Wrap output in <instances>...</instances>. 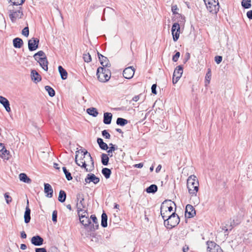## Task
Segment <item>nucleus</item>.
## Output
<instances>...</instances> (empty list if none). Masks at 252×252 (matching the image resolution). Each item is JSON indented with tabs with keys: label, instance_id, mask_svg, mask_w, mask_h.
I'll use <instances>...</instances> for the list:
<instances>
[{
	"label": "nucleus",
	"instance_id": "f257e3e1",
	"mask_svg": "<svg viewBox=\"0 0 252 252\" xmlns=\"http://www.w3.org/2000/svg\"><path fill=\"white\" fill-rule=\"evenodd\" d=\"M79 216L80 222L86 227L87 237L91 239L93 241L92 238L94 237V215H92L90 218L86 216V215L81 214Z\"/></svg>",
	"mask_w": 252,
	"mask_h": 252
},
{
	"label": "nucleus",
	"instance_id": "f03ea898",
	"mask_svg": "<svg viewBox=\"0 0 252 252\" xmlns=\"http://www.w3.org/2000/svg\"><path fill=\"white\" fill-rule=\"evenodd\" d=\"M199 186V181L195 175H191L188 177L187 186L189 193L191 196H197Z\"/></svg>",
	"mask_w": 252,
	"mask_h": 252
},
{
	"label": "nucleus",
	"instance_id": "7ed1b4c3",
	"mask_svg": "<svg viewBox=\"0 0 252 252\" xmlns=\"http://www.w3.org/2000/svg\"><path fill=\"white\" fill-rule=\"evenodd\" d=\"M163 220L165 226L169 229L177 226L180 222V218L175 212L172 213L170 216H168L166 218Z\"/></svg>",
	"mask_w": 252,
	"mask_h": 252
},
{
	"label": "nucleus",
	"instance_id": "20e7f679",
	"mask_svg": "<svg viewBox=\"0 0 252 252\" xmlns=\"http://www.w3.org/2000/svg\"><path fill=\"white\" fill-rule=\"evenodd\" d=\"M96 75L100 82H106L110 79L111 72L108 68L99 67L97 69Z\"/></svg>",
	"mask_w": 252,
	"mask_h": 252
},
{
	"label": "nucleus",
	"instance_id": "39448f33",
	"mask_svg": "<svg viewBox=\"0 0 252 252\" xmlns=\"http://www.w3.org/2000/svg\"><path fill=\"white\" fill-rule=\"evenodd\" d=\"M173 205H175V204L170 200L162 202L160 206V214L163 219L168 217L165 213H171L173 211Z\"/></svg>",
	"mask_w": 252,
	"mask_h": 252
},
{
	"label": "nucleus",
	"instance_id": "423d86ee",
	"mask_svg": "<svg viewBox=\"0 0 252 252\" xmlns=\"http://www.w3.org/2000/svg\"><path fill=\"white\" fill-rule=\"evenodd\" d=\"M77 199L76 206L77 208L78 215L80 216L81 212L85 211L86 204L85 202L82 194H78L77 195Z\"/></svg>",
	"mask_w": 252,
	"mask_h": 252
},
{
	"label": "nucleus",
	"instance_id": "0eeeda50",
	"mask_svg": "<svg viewBox=\"0 0 252 252\" xmlns=\"http://www.w3.org/2000/svg\"><path fill=\"white\" fill-rule=\"evenodd\" d=\"M207 245L208 252H223L220 246L213 241H208Z\"/></svg>",
	"mask_w": 252,
	"mask_h": 252
},
{
	"label": "nucleus",
	"instance_id": "6e6552de",
	"mask_svg": "<svg viewBox=\"0 0 252 252\" xmlns=\"http://www.w3.org/2000/svg\"><path fill=\"white\" fill-rule=\"evenodd\" d=\"M183 72V67L179 65L175 69L172 78V82L173 84H175L179 81Z\"/></svg>",
	"mask_w": 252,
	"mask_h": 252
},
{
	"label": "nucleus",
	"instance_id": "1a4fd4ad",
	"mask_svg": "<svg viewBox=\"0 0 252 252\" xmlns=\"http://www.w3.org/2000/svg\"><path fill=\"white\" fill-rule=\"evenodd\" d=\"M180 27L178 23H174L172 27L171 32L174 41H177L180 35Z\"/></svg>",
	"mask_w": 252,
	"mask_h": 252
},
{
	"label": "nucleus",
	"instance_id": "9d476101",
	"mask_svg": "<svg viewBox=\"0 0 252 252\" xmlns=\"http://www.w3.org/2000/svg\"><path fill=\"white\" fill-rule=\"evenodd\" d=\"M207 9L209 12L212 14H216L219 10L220 5L219 2L211 3L208 2V4H206Z\"/></svg>",
	"mask_w": 252,
	"mask_h": 252
},
{
	"label": "nucleus",
	"instance_id": "9b49d317",
	"mask_svg": "<svg viewBox=\"0 0 252 252\" xmlns=\"http://www.w3.org/2000/svg\"><path fill=\"white\" fill-rule=\"evenodd\" d=\"M134 72V68L133 66H129L124 70L123 74L125 78L130 79L133 77Z\"/></svg>",
	"mask_w": 252,
	"mask_h": 252
},
{
	"label": "nucleus",
	"instance_id": "f8f14e48",
	"mask_svg": "<svg viewBox=\"0 0 252 252\" xmlns=\"http://www.w3.org/2000/svg\"><path fill=\"white\" fill-rule=\"evenodd\" d=\"M39 40L36 38H32L28 41L29 49L31 51L35 50L38 47Z\"/></svg>",
	"mask_w": 252,
	"mask_h": 252
},
{
	"label": "nucleus",
	"instance_id": "ddd939ff",
	"mask_svg": "<svg viewBox=\"0 0 252 252\" xmlns=\"http://www.w3.org/2000/svg\"><path fill=\"white\" fill-rule=\"evenodd\" d=\"M19 8L20 9L16 11L10 10V11L9 17L13 22H15L17 18H21L23 15V12L21 10V7Z\"/></svg>",
	"mask_w": 252,
	"mask_h": 252
},
{
	"label": "nucleus",
	"instance_id": "4468645a",
	"mask_svg": "<svg viewBox=\"0 0 252 252\" xmlns=\"http://www.w3.org/2000/svg\"><path fill=\"white\" fill-rule=\"evenodd\" d=\"M196 214V212L193 207L190 204H188L186 207L185 217L188 218L193 217Z\"/></svg>",
	"mask_w": 252,
	"mask_h": 252
},
{
	"label": "nucleus",
	"instance_id": "2eb2a0df",
	"mask_svg": "<svg viewBox=\"0 0 252 252\" xmlns=\"http://www.w3.org/2000/svg\"><path fill=\"white\" fill-rule=\"evenodd\" d=\"M80 154H81V152H80L79 151H77L76 152L75 162L77 165L86 168V170H88V168H86V163L85 162V159H84V157L82 158V156H81L80 159L78 158Z\"/></svg>",
	"mask_w": 252,
	"mask_h": 252
},
{
	"label": "nucleus",
	"instance_id": "dca6fc26",
	"mask_svg": "<svg viewBox=\"0 0 252 252\" xmlns=\"http://www.w3.org/2000/svg\"><path fill=\"white\" fill-rule=\"evenodd\" d=\"M81 156H83L84 159H85V162L86 163V167L89 166L90 164L93 165L94 162L92 159L90 154L87 151L84 152L81 151Z\"/></svg>",
	"mask_w": 252,
	"mask_h": 252
},
{
	"label": "nucleus",
	"instance_id": "f3484780",
	"mask_svg": "<svg viewBox=\"0 0 252 252\" xmlns=\"http://www.w3.org/2000/svg\"><path fill=\"white\" fill-rule=\"evenodd\" d=\"M43 241V239L38 235L33 236L31 239L32 244L36 246L42 245Z\"/></svg>",
	"mask_w": 252,
	"mask_h": 252
},
{
	"label": "nucleus",
	"instance_id": "a211bd4d",
	"mask_svg": "<svg viewBox=\"0 0 252 252\" xmlns=\"http://www.w3.org/2000/svg\"><path fill=\"white\" fill-rule=\"evenodd\" d=\"M0 103L3 106L7 112H10L11 108L10 107L9 102L7 98L0 95Z\"/></svg>",
	"mask_w": 252,
	"mask_h": 252
},
{
	"label": "nucleus",
	"instance_id": "6ab92c4d",
	"mask_svg": "<svg viewBox=\"0 0 252 252\" xmlns=\"http://www.w3.org/2000/svg\"><path fill=\"white\" fill-rule=\"evenodd\" d=\"M98 57L100 62V64L103 66L102 67H106L108 66L109 61L108 59L102 55H101L98 52H97Z\"/></svg>",
	"mask_w": 252,
	"mask_h": 252
},
{
	"label": "nucleus",
	"instance_id": "aec40b11",
	"mask_svg": "<svg viewBox=\"0 0 252 252\" xmlns=\"http://www.w3.org/2000/svg\"><path fill=\"white\" fill-rule=\"evenodd\" d=\"M44 186V192L46 194V196L51 198L53 196V190L51 186L48 183H45Z\"/></svg>",
	"mask_w": 252,
	"mask_h": 252
},
{
	"label": "nucleus",
	"instance_id": "412c9836",
	"mask_svg": "<svg viewBox=\"0 0 252 252\" xmlns=\"http://www.w3.org/2000/svg\"><path fill=\"white\" fill-rule=\"evenodd\" d=\"M36 61L39 63L40 66L44 70L46 71L48 70V61L46 57L37 59Z\"/></svg>",
	"mask_w": 252,
	"mask_h": 252
},
{
	"label": "nucleus",
	"instance_id": "4be33fe9",
	"mask_svg": "<svg viewBox=\"0 0 252 252\" xmlns=\"http://www.w3.org/2000/svg\"><path fill=\"white\" fill-rule=\"evenodd\" d=\"M31 78L32 81L37 83L41 81V77L38 72L35 70H32L31 71Z\"/></svg>",
	"mask_w": 252,
	"mask_h": 252
},
{
	"label": "nucleus",
	"instance_id": "5701e85b",
	"mask_svg": "<svg viewBox=\"0 0 252 252\" xmlns=\"http://www.w3.org/2000/svg\"><path fill=\"white\" fill-rule=\"evenodd\" d=\"M31 220V209L29 206H26L24 214V221L26 223H29Z\"/></svg>",
	"mask_w": 252,
	"mask_h": 252
},
{
	"label": "nucleus",
	"instance_id": "b1692460",
	"mask_svg": "<svg viewBox=\"0 0 252 252\" xmlns=\"http://www.w3.org/2000/svg\"><path fill=\"white\" fill-rule=\"evenodd\" d=\"M112 118V115L110 113H104L103 117V123L105 124L109 125L111 123Z\"/></svg>",
	"mask_w": 252,
	"mask_h": 252
},
{
	"label": "nucleus",
	"instance_id": "393cba45",
	"mask_svg": "<svg viewBox=\"0 0 252 252\" xmlns=\"http://www.w3.org/2000/svg\"><path fill=\"white\" fill-rule=\"evenodd\" d=\"M97 142L100 147V148L103 150H107L108 149V145L105 143L103 139L100 138L97 139Z\"/></svg>",
	"mask_w": 252,
	"mask_h": 252
},
{
	"label": "nucleus",
	"instance_id": "a878e982",
	"mask_svg": "<svg viewBox=\"0 0 252 252\" xmlns=\"http://www.w3.org/2000/svg\"><path fill=\"white\" fill-rule=\"evenodd\" d=\"M13 46L17 48H20L23 44V41L22 39L16 37L13 40Z\"/></svg>",
	"mask_w": 252,
	"mask_h": 252
},
{
	"label": "nucleus",
	"instance_id": "bb28decb",
	"mask_svg": "<svg viewBox=\"0 0 252 252\" xmlns=\"http://www.w3.org/2000/svg\"><path fill=\"white\" fill-rule=\"evenodd\" d=\"M91 182L94 184V175L88 174L85 179V185H89Z\"/></svg>",
	"mask_w": 252,
	"mask_h": 252
},
{
	"label": "nucleus",
	"instance_id": "cd10ccee",
	"mask_svg": "<svg viewBox=\"0 0 252 252\" xmlns=\"http://www.w3.org/2000/svg\"><path fill=\"white\" fill-rule=\"evenodd\" d=\"M0 157L4 159L8 160L10 157L9 151L5 148L2 151H0Z\"/></svg>",
	"mask_w": 252,
	"mask_h": 252
},
{
	"label": "nucleus",
	"instance_id": "c85d7f7f",
	"mask_svg": "<svg viewBox=\"0 0 252 252\" xmlns=\"http://www.w3.org/2000/svg\"><path fill=\"white\" fill-rule=\"evenodd\" d=\"M58 70L63 80H65L67 77V71L61 65L59 66Z\"/></svg>",
	"mask_w": 252,
	"mask_h": 252
},
{
	"label": "nucleus",
	"instance_id": "c756f323",
	"mask_svg": "<svg viewBox=\"0 0 252 252\" xmlns=\"http://www.w3.org/2000/svg\"><path fill=\"white\" fill-rule=\"evenodd\" d=\"M19 179L20 181L28 184L32 182V180L29 178L25 173H21L19 174Z\"/></svg>",
	"mask_w": 252,
	"mask_h": 252
},
{
	"label": "nucleus",
	"instance_id": "7c9ffc66",
	"mask_svg": "<svg viewBox=\"0 0 252 252\" xmlns=\"http://www.w3.org/2000/svg\"><path fill=\"white\" fill-rule=\"evenodd\" d=\"M211 70L210 68H208L207 72L206 73L205 79V85L207 86L210 82V80L211 79Z\"/></svg>",
	"mask_w": 252,
	"mask_h": 252
},
{
	"label": "nucleus",
	"instance_id": "2f4dec72",
	"mask_svg": "<svg viewBox=\"0 0 252 252\" xmlns=\"http://www.w3.org/2000/svg\"><path fill=\"white\" fill-rule=\"evenodd\" d=\"M109 160V158L108 157V155H106V154L102 153L101 155V161L103 165H107L108 164Z\"/></svg>",
	"mask_w": 252,
	"mask_h": 252
},
{
	"label": "nucleus",
	"instance_id": "473e14b6",
	"mask_svg": "<svg viewBox=\"0 0 252 252\" xmlns=\"http://www.w3.org/2000/svg\"><path fill=\"white\" fill-rule=\"evenodd\" d=\"M101 225L103 227H106L107 226V216L105 213H103L101 215Z\"/></svg>",
	"mask_w": 252,
	"mask_h": 252
},
{
	"label": "nucleus",
	"instance_id": "72a5a7b5",
	"mask_svg": "<svg viewBox=\"0 0 252 252\" xmlns=\"http://www.w3.org/2000/svg\"><path fill=\"white\" fill-rule=\"evenodd\" d=\"M66 193L64 191L61 190L59 192L58 200L61 202H64L66 199Z\"/></svg>",
	"mask_w": 252,
	"mask_h": 252
},
{
	"label": "nucleus",
	"instance_id": "f704fd0d",
	"mask_svg": "<svg viewBox=\"0 0 252 252\" xmlns=\"http://www.w3.org/2000/svg\"><path fill=\"white\" fill-rule=\"evenodd\" d=\"M158 190V187L156 185H151L146 189L148 193H155Z\"/></svg>",
	"mask_w": 252,
	"mask_h": 252
},
{
	"label": "nucleus",
	"instance_id": "c9c22d12",
	"mask_svg": "<svg viewBox=\"0 0 252 252\" xmlns=\"http://www.w3.org/2000/svg\"><path fill=\"white\" fill-rule=\"evenodd\" d=\"M101 172L103 176L106 178V179H108L110 178V175L111 174V171L110 169L107 168H103L102 169Z\"/></svg>",
	"mask_w": 252,
	"mask_h": 252
},
{
	"label": "nucleus",
	"instance_id": "e433bc0d",
	"mask_svg": "<svg viewBox=\"0 0 252 252\" xmlns=\"http://www.w3.org/2000/svg\"><path fill=\"white\" fill-rule=\"evenodd\" d=\"M128 123V121L125 119L118 118L116 121V124L121 126H124Z\"/></svg>",
	"mask_w": 252,
	"mask_h": 252
},
{
	"label": "nucleus",
	"instance_id": "4c0bfd02",
	"mask_svg": "<svg viewBox=\"0 0 252 252\" xmlns=\"http://www.w3.org/2000/svg\"><path fill=\"white\" fill-rule=\"evenodd\" d=\"M241 4L244 8H250L252 6L251 0H242Z\"/></svg>",
	"mask_w": 252,
	"mask_h": 252
},
{
	"label": "nucleus",
	"instance_id": "58836bf2",
	"mask_svg": "<svg viewBox=\"0 0 252 252\" xmlns=\"http://www.w3.org/2000/svg\"><path fill=\"white\" fill-rule=\"evenodd\" d=\"M33 57L35 60H37V59L43 58V57H46L45 54L44 52L42 51H39L37 53H35Z\"/></svg>",
	"mask_w": 252,
	"mask_h": 252
},
{
	"label": "nucleus",
	"instance_id": "ea45409f",
	"mask_svg": "<svg viewBox=\"0 0 252 252\" xmlns=\"http://www.w3.org/2000/svg\"><path fill=\"white\" fill-rule=\"evenodd\" d=\"M45 89L50 96L53 97L55 95V92L54 90L52 88L49 86H45Z\"/></svg>",
	"mask_w": 252,
	"mask_h": 252
},
{
	"label": "nucleus",
	"instance_id": "a19ab883",
	"mask_svg": "<svg viewBox=\"0 0 252 252\" xmlns=\"http://www.w3.org/2000/svg\"><path fill=\"white\" fill-rule=\"evenodd\" d=\"M63 170L64 174L65 175V177L66 179L68 181L71 180L72 179V177L71 176V175L70 172H69L66 169V167H63Z\"/></svg>",
	"mask_w": 252,
	"mask_h": 252
},
{
	"label": "nucleus",
	"instance_id": "79ce46f5",
	"mask_svg": "<svg viewBox=\"0 0 252 252\" xmlns=\"http://www.w3.org/2000/svg\"><path fill=\"white\" fill-rule=\"evenodd\" d=\"M25 0H9V1L12 2L13 5H22Z\"/></svg>",
	"mask_w": 252,
	"mask_h": 252
},
{
	"label": "nucleus",
	"instance_id": "37998d69",
	"mask_svg": "<svg viewBox=\"0 0 252 252\" xmlns=\"http://www.w3.org/2000/svg\"><path fill=\"white\" fill-rule=\"evenodd\" d=\"M83 58L84 61L87 63H89L92 61V58L89 53L84 54L83 55Z\"/></svg>",
	"mask_w": 252,
	"mask_h": 252
},
{
	"label": "nucleus",
	"instance_id": "c03bdc74",
	"mask_svg": "<svg viewBox=\"0 0 252 252\" xmlns=\"http://www.w3.org/2000/svg\"><path fill=\"white\" fill-rule=\"evenodd\" d=\"M4 198L5 199V201L7 204H9L11 202L12 199V197L9 195V193L8 192H6L4 194Z\"/></svg>",
	"mask_w": 252,
	"mask_h": 252
},
{
	"label": "nucleus",
	"instance_id": "a18cd8bd",
	"mask_svg": "<svg viewBox=\"0 0 252 252\" xmlns=\"http://www.w3.org/2000/svg\"><path fill=\"white\" fill-rule=\"evenodd\" d=\"M102 135L106 139H110L111 137L110 134L106 130H104L102 131Z\"/></svg>",
	"mask_w": 252,
	"mask_h": 252
},
{
	"label": "nucleus",
	"instance_id": "49530a36",
	"mask_svg": "<svg viewBox=\"0 0 252 252\" xmlns=\"http://www.w3.org/2000/svg\"><path fill=\"white\" fill-rule=\"evenodd\" d=\"M22 33L26 37H28L29 34V28L28 27L24 28L22 31Z\"/></svg>",
	"mask_w": 252,
	"mask_h": 252
},
{
	"label": "nucleus",
	"instance_id": "de8ad7c7",
	"mask_svg": "<svg viewBox=\"0 0 252 252\" xmlns=\"http://www.w3.org/2000/svg\"><path fill=\"white\" fill-rule=\"evenodd\" d=\"M109 146L108 147L109 148V150H110V152H114L115 151H116L117 148H118V147L117 146L115 145H114L112 143H110L109 144Z\"/></svg>",
	"mask_w": 252,
	"mask_h": 252
},
{
	"label": "nucleus",
	"instance_id": "09e8293b",
	"mask_svg": "<svg viewBox=\"0 0 252 252\" xmlns=\"http://www.w3.org/2000/svg\"><path fill=\"white\" fill-rule=\"evenodd\" d=\"M87 112L90 115L94 116V108L92 107L87 110Z\"/></svg>",
	"mask_w": 252,
	"mask_h": 252
},
{
	"label": "nucleus",
	"instance_id": "8fccbe9b",
	"mask_svg": "<svg viewBox=\"0 0 252 252\" xmlns=\"http://www.w3.org/2000/svg\"><path fill=\"white\" fill-rule=\"evenodd\" d=\"M52 220L54 222L57 221V211H54L52 214Z\"/></svg>",
	"mask_w": 252,
	"mask_h": 252
},
{
	"label": "nucleus",
	"instance_id": "3c124183",
	"mask_svg": "<svg viewBox=\"0 0 252 252\" xmlns=\"http://www.w3.org/2000/svg\"><path fill=\"white\" fill-rule=\"evenodd\" d=\"M180 55V53L179 52L176 53V54L173 56L172 60L173 62H176L178 61Z\"/></svg>",
	"mask_w": 252,
	"mask_h": 252
},
{
	"label": "nucleus",
	"instance_id": "603ef678",
	"mask_svg": "<svg viewBox=\"0 0 252 252\" xmlns=\"http://www.w3.org/2000/svg\"><path fill=\"white\" fill-rule=\"evenodd\" d=\"M222 60V58L220 56H217L215 57V61L217 64L220 63Z\"/></svg>",
	"mask_w": 252,
	"mask_h": 252
},
{
	"label": "nucleus",
	"instance_id": "864d4df0",
	"mask_svg": "<svg viewBox=\"0 0 252 252\" xmlns=\"http://www.w3.org/2000/svg\"><path fill=\"white\" fill-rule=\"evenodd\" d=\"M178 10L177 5H173L172 6L171 10L174 14H178L177 10Z\"/></svg>",
	"mask_w": 252,
	"mask_h": 252
},
{
	"label": "nucleus",
	"instance_id": "5fc2aeb1",
	"mask_svg": "<svg viewBox=\"0 0 252 252\" xmlns=\"http://www.w3.org/2000/svg\"><path fill=\"white\" fill-rule=\"evenodd\" d=\"M35 252H47V251L45 248H36Z\"/></svg>",
	"mask_w": 252,
	"mask_h": 252
},
{
	"label": "nucleus",
	"instance_id": "6e6d98bb",
	"mask_svg": "<svg viewBox=\"0 0 252 252\" xmlns=\"http://www.w3.org/2000/svg\"><path fill=\"white\" fill-rule=\"evenodd\" d=\"M156 88H157L156 84H153L152 86L151 90H152V93H153L154 94H157Z\"/></svg>",
	"mask_w": 252,
	"mask_h": 252
},
{
	"label": "nucleus",
	"instance_id": "4d7b16f0",
	"mask_svg": "<svg viewBox=\"0 0 252 252\" xmlns=\"http://www.w3.org/2000/svg\"><path fill=\"white\" fill-rule=\"evenodd\" d=\"M247 16L250 19H252V10H250L247 12Z\"/></svg>",
	"mask_w": 252,
	"mask_h": 252
},
{
	"label": "nucleus",
	"instance_id": "13d9d810",
	"mask_svg": "<svg viewBox=\"0 0 252 252\" xmlns=\"http://www.w3.org/2000/svg\"><path fill=\"white\" fill-rule=\"evenodd\" d=\"M208 2H210V3H213V2H218V0H205V1H204V2H205V4H208Z\"/></svg>",
	"mask_w": 252,
	"mask_h": 252
},
{
	"label": "nucleus",
	"instance_id": "bf43d9fd",
	"mask_svg": "<svg viewBox=\"0 0 252 252\" xmlns=\"http://www.w3.org/2000/svg\"><path fill=\"white\" fill-rule=\"evenodd\" d=\"M113 152H110V150H108L107 151V154H106V155H108V157H113Z\"/></svg>",
	"mask_w": 252,
	"mask_h": 252
},
{
	"label": "nucleus",
	"instance_id": "052dcab7",
	"mask_svg": "<svg viewBox=\"0 0 252 252\" xmlns=\"http://www.w3.org/2000/svg\"><path fill=\"white\" fill-rule=\"evenodd\" d=\"M21 237L22 238L25 239L27 237V235L24 231H22L21 233Z\"/></svg>",
	"mask_w": 252,
	"mask_h": 252
},
{
	"label": "nucleus",
	"instance_id": "680f3d73",
	"mask_svg": "<svg viewBox=\"0 0 252 252\" xmlns=\"http://www.w3.org/2000/svg\"><path fill=\"white\" fill-rule=\"evenodd\" d=\"M161 169V165L160 164H159L158 167L156 169V172L157 173L159 172Z\"/></svg>",
	"mask_w": 252,
	"mask_h": 252
},
{
	"label": "nucleus",
	"instance_id": "e2e57ef3",
	"mask_svg": "<svg viewBox=\"0 0 252 252\" xmlns=\"http://www.w3.org/2000/svg\"><path fill=\"white\" fill-rule=\"evenodd\" d=\"M139 99V95H135L132 98V100L134 101H137Z\"/></svg>",
	"mask_w": 252,
	"mask_h": 252
},
{
	"label": "nucleus",
	"instance_id": "0e129e2a",
	"mask_svg": "<svg viewBox=\"0 0 252 252\" xmlns=\"http://www.w3.org/2000/svg\"><path fill=\"white\" fill-rule=\"evenodd\" d=\"M189 247L187 246H185L183 248V252H187L189 250Z\"/></svg>",
	"mask_w": 252,
	"mask_h": 252
},
{
	"label": "nucleus",
	"instance_id": "69168bd1",
	"mask_svg": "<svg viewBox=\"0 0 252 252\" xmlns=\"http://www.w3.org/2000/svg\"><path fill=\"white\" fill-rule=\"evenodd\" d=\"M20 248L23 250H26L27 249V246L24 244H22L20 246Z\"/></svg>",
	"mask_w": 252,
	"mask_h": 252
},
{
	"label": "nucleus",
	"instance_id": "338daca9",
	"mask_svg": "<svg viewBox=\"0 0 252 252\" xmlns=\"http://www.w3.org/2000/svg\"><path fill=\"white\" fill-rule=\"evenodd\" d=\"M143 164L142 163H140L136 164L135 165V167H137V168H141L143 167Z\"/></svg>",
	"mask_w": 252,
	"mask_h": 252
},
{
	"label": "nucleus",
	"instance_id": "774afa93",
	"mask_svg": "<svg viewBox=\"0 0 252 252\" xmlns=\"http://www.w3.org/2000/svg\"><path fill=\"white\" fill-rule=\"evenodd\" d=\"M116 130L120 133H123V131L120 128H116Z\"/></svg>",
	"mask_w": 252,
	"mask_h": 252
}]
</instances>
